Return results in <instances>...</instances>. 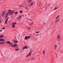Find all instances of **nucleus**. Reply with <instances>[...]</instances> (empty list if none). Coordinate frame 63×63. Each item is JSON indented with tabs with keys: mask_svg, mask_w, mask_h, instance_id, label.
I'll return each mask as SVG.
<instances>
[{
	"mask_svg": "<svg viewBox=\"0 0 63 63\" xmlns=\"http://www.w3.org/2000/svg\"><path fill=\"white\" fill-rule=\"evenodd\" d=\"M14 10L12 11V10L10 9L8 10V11L6 14V16L5 17V18H6L7 17L8 15H12L14 13Z\"/></svg>",
	"mask_w": 63,
	"mask_h": 63,
	"instance_id": "f257e3e1",
	"label": "nucleus"
},
{
	"mask_svg": "<svg viewBox=\"0 0 63 63\" xmlns=\"http://www.w3.org/2000/svg\"><path fill=\"white\" fill-rule=\"evenodd\" d=\"M6 44H9L10 45L11 47H16L17 48L18 47L15 46L14 45H13V44L11 42H10V41H7L6 42Z\"/></svg>",
	"mask_w": 63,
	"mask_h": 63,
	"instance_id": "f03ea898",
	"label": "nucleus"
},
{
	"mask_svg": "<svg viewBox=\"0 0 63 63\" xmlns=\"http://www.w3.org/2000/svg\"><path fill=\"white\" fill-rule=\"evenodd\" d=\"M6 10L3 11V12L2 13V14L1 15L2 16H3L5 15V14L6 13Z\"/></svg>",
	"mask_w": 63,
	"mask_h": 63,
	"instance_id": "7ed1b4c3",
	"label": "nucleus"
},
{
	"mask_svg": "<svg viewBox=\"0 0 63 63\" xmlns=\"http://www.w3.org/2000/svg\"><path fill=\"white\" fill-rule=\"evenodd\" d=\"M18 6L20 7H23L26 10H27L28 9L27 7H26L25 6H23L21 5H18Z\"/></svg>",
	"mask_w": 63,
	"mask_h": 63,
	"instance_id": "20e7f679",
	"label": "nucleus"
},
{
	"mask_svg": "<svg viewBox=\"0 0 63 63\" xmlns=\"http://www.w3.org/2000/svg\"><path fill=\"white\" fill-rule=\"evenodd\" d=\"M32 54V51H30L29 53L26 56V58L28 57L29 56H30V55Z\"/></svg>",
	"mask_w": 63,
	"mask_h": 63,
	"instance_id": "39448f33",
	"label": "nucleus"
},
{
	"mask_svg": "<svg viewBox=\"0 0 63 63\" xmlns=\"http://www.w3.org/2000/svg\"><path fill=\"white\" fill-rule=\"evenodd\" d=\"M31 36H25V40H26L27 39L31 37Z\"/></svg>",
	"mask_w": 63,
	"mask_h": 63,
	"instance_id": "423d86ee",
	"label": "nucleus"
},
{
	"mask_svg": "<svg viewBox=\"0 0 63 63\" xmlns=\"http://www.w3.org/2000/svg\"><path fill=\"white\" fill-rule=\"evenodd\" d=\"M59 20H60L59 19H57L56 20H55L54 22V23H56L57 22H58Z\"/></svg>",
	"mask_w": 63,
	"mask_h": 63,
	"instance_id": "0eeeda50",
	"label": "nucleus"
},
{
	"mask_svg": "<svg viewBox=\"0 0 63 63\" xmlns=\"http://www.w3.org/2000/svg\"><path fill=\"white\" fill-rule=\"evenodd\" d=\"M28 47L26 46L24 47L22 49V50H24V49H27Z\"/></svg>",
	"mask_w": 63,
	"mask_h": 63,
	"instance_id": "6e6552de",
	"label": "nucleus"
},
{
	"mask_svg": "<svg viewBox=\"0 0 63 63\" xmlns=\"http://www.w3.org/2000/svg\"><path fill=\"white\" fill-rule=\"evenodd\" d=\"M17 23L16 22L14 23L13 25V26H12V28H14L15 27V24H16Z\"/></svg>",
	"mask_w": 63,
	"mask_h": 63,
	"instance_id": "1a4fd4ad",
	"label": "nucleus"
},
{
	"mask_svg": "<svg viewBox=\"0 0 63 63\" xmlns=\"http://www.w3.org/2000/svg\"><path fill=\"white\" fill-rule=\"evenodd\" d=\"M5 40L3 38H1L0 39V41L2 42V41H4Z\"/></svg>",
	"mask_w": 63,
	"mask_h": 63,
	"instance_id": "9d476101",
	"label": "nucleus"
},
{
	"mask_svg": "<svg viewBox=\"0 0 63 63\" xmlns=\"http://www.w3.org/2000/svg\"><path fill=\"white\" fill-rule=\"evenodd\" d=\"M33 4V2H32L31 3V4H30L29 5V6H30L31 7V6H32Z\"/></svg>",
	"mask_w": 63,
	"mask_h": 63,
	"instance_id": "9b49d317",
	"label": "nucleus"
},
{
	"mask_svg": "<svg viewBox=\"0 0 63 63\" xmlns=\"http://www.w3.org/2000/svg\"><path fill=\"white\" fill-rule=\"evenodd\" d=\"M6 43L5 42H2L0 43V44H4Z\"/></svg>",
	"mask_w": 63,
	"mask_h": 63,
	"instance_id": "f8f14e48",
	"label": "nucleus"
},
{
	"mask_svg": "<svg viewBox=\"0 0 63 63\" xmlns=\"http://www.w3.org/2000/svg\"><path fill=\"white\" fill-rule=\"evenodd\" d=\"M60 37V36L59 35H58V37H57V38L59 40V38Z\"/></svg>",
	"mask_w": 63,
	"mask_h": 63,
	"instance_id": "ddd939ff",
	"label": "nucleus"
},
{
	"mask_svg": "<svg viewBox=\"0 0 63 63\" xmlns=\"http://www.w3.org/2000/svg\"><path fill=\"white\" fill-rule=\"evenodd\" d=\"M15 51H17L19 50V49L18 48H16L15 49Z\"/></svg>",
	"mask_w": 63,
	"mask_h": 63,
	"instance_id": "4468645a",
	"label": "nucleus"
},
{
	"mask_svg": "<svg viewBox=\"0 0 63 63\" xmlns=\"http://www.w3.org/2000/svg\"><path fill=\"white\" fill-rule=\"evenodd\" d=\"M3 36V35H0V38H2Z\"/></svg>",
	"mask_w": 63,
	"mask_h": 63,
	"instance_id": "2eb2a0df",
	"label": "nucleus"
},
{
	"mask_svg": "<svg viewBox=\"0 0 63 63\" xmlns=\"http://www.w3.org/2000/svg\"><path fill=\"white\" fill-rule=\"evenodd\" d=\"M2 20L0 19V24H1V23H2Z\"/></svg>",
	"mask_w": 63,
	"mask_h": 63,
	"instance_id": "dca6fc26",
	"label": "nucleus"
},
{
	"mask_svg": "<svg viewBox=\"0 0 63 63\" xmlns=\"http://www.w3.org/2000/svg\"><path fill=\"white\" fill-rule=\"evenodd\" d=\"M18 13V12H14V14H16L17 15V14Z\"/></svg>",
	"mask_w": 63,
	"mask_h": 63,
	"instance_id": "f3484780",
	"label": "nucleus"
},
{
	"mask_svg": "<svg viewBox=\"0 0 63 63\" xmlns=\"http://www.w3.org/2000/svg\"><path fill=\"white\" fill-rule=\"evenodd\" d=\"M40 32V31H38V32H35L36 33H37V34H38Z\"/></svg>",
	"mask_w": 63,
	"mask_h": 63,
	"instance_id": "a211bd4d",
	"label": "nucleus"
},
{
	"mask_svg": "<svg viewBox=\"0 0 63 63\" xmlns=\"http://www.w3.org/2000/svg\"><path fill=\"white\" fill-rule=\"evenodd\" d=\"M45 53V51L44 50H43V52H42V53H43L44 54Z\"/></svg>",
	"mask_w": 63,
	"mask_h": 63,
	"instance_id": "6ab92c4d",
	"label": "nucleus"
},
{
	"mask_svg": "<svg viewBox=\"0 0 63 63\" xmlns=\"http://www.w3.org/2000/svg\"><path fill=\"white\" fill-rule=\"evenodd\" d=\"M7 21H5V23L4 24H7Z\"/></svg>",
	"mask_w": 63,
	"mask_h": 63,
	"instance_id": "aec40b11",
	"label": "nucleus"
},
{
	"mask_svg": "<svg viewBox=\"0 0 63 63\" xmlns=\"http://www.w3.org/2000/svg\"><path fill=\"white\" fill-rule=\"evenodd\" d=\"M33 22H32V23L30 24V25H32L33 24Z\"/></svg>",
	"mask_w": 63,
	"mask_h": 63,
	"instance_id": "412c9836",
	"label": "nucleus"
},
{
	"mask_svg": "<svg viewBox=\"0 0 63 63\" xmlns=\"http://www.w3.org/2000/svg\"><path fill=\"white\" fill-rule=\"evenodd\" d=\"M19 12L20 13H22V11H19Z\"/></svg>",
	"mask_w": 63,
	"mask_h": 63,
	"instance_id": "4be33fe9",
	"label": "nucleus"
},
{
	"mask_svg": "<svg viewBox=\"0 0 63 63\" xmlns=\"http://www.w3.org/2000/svg\"><path fill=\"white\" fill-rule=\"evenodd\" d=\"M35 59V58H32V60H34Z\"/></svg>",
	"mask_w": 63,
	"mask_h": 63,
	"instance_id": "5701e85b",
	"label": "nucleus"
},
{
	"mask_svg": "<svg viewBox=\"0 0 63 63\" xmlns=\"http://www.w3.org/2000/svg\"><path fill=\"white\" fill-rule=\"evenodd\" d=\"M15 46H17V44H14V45Z\"/></svg>",
	"mask_w": 63,
	"mask_h": 63,
	"instance_id": "b1692460",
	"label": "nucleus"
},
{
	"mask_svg": "<svg viewBox=\"0 0 63 63\" xmlns=\"http://www.w3.org/2000/svg\"><path fill=\"white\" fill-rule=\"evenodd\" d=\"M59 15L58 16H57L56 18V19H57L58 18V17H59Z\"/></svg>",
	"mask_w": 63,
	"mask_h": 63,
	"instance_id": "393cba45",
	"label": "nucleus"
},
{
	"mask_svg": "<svg viewBox=\"0 0 63 63\" xmlns=\"http://www.w3.org/2000/svg\"><path fill=\"white\" fill-rule=\"evenodd\" d=\"M57 7H56L55 8V9H54V10H57Z\"/></svg>",
	"mask_w": 63,
	"mask_h": 63,
	"instance_id": "a878e982",
	"label": "nucleus"
},
{
	"mask_svg": "<svg viewBox=\"0 0 63 63\" xmlns=\"http://www.w3.org/2000/svg\"><path fill=\"white\" fill-rule=\"evenodd\" d=\"M14 42L16 43H17L18 42H17V41H16Z\"/></svg>",
	"mask_w": 63,
	"mask_h": 63,
	"instance_id": "bb28decb",
	"label": "nucleus"
},
{
	"mask_svg": "<svg viewBox=\"0 0 63 63\" xmlns=\"http://www.w3.org/2000/svg\"><path fill=\"white\" fill-rule=\"evenodd\" d=\"M32 1V0H30V1H29V0H28V1L29 2H31V1Z\"/></svg>",
	"mask_w": 63,
	"mask_h": 63,
	"instance_id": "cd10ccee",
	"label": "nucleus"
},
{
	"mask_svg": "<svg viewBox=\"0 0 63 63\" xmlns=\"http://www.w3.org/2000/svg\"><path fill=\"white\" fill-rule=\"evenodd\" d=\"M8 18L6 19L5 21H7L8 20Z\"/></svg>",
	"mask_w": 63,
	"mask_h": 63,
	"instance_id": "c85d7f7f",
	"label": "nucleus"
},
{
	"mask_svg": "<svg viewBox=\"0 0 63 63\" xmlns=\"http://www.w3.org/2000/svg\"><path fill=\"white\" fill-rule=\"evenodd\" d=\"M28 30H30L31 28H28Z\"/></svg>",
	"mask_w": 63,
	"mask_h": 63,
	"instance_id": "c756f323",
	"label": "nucleus"
},
{
	"mask_svg": "<svg viewBox=\"0 0 63 63\" xmlns=\"http://www.w3.org/2000/svg\"><path fill=\"white\" fill-rule=\"evenodd\" d=\"M21 16H20L19 18H21Z\"/></svg>",
	"mask_w": 63,
	"mask_h": 63,
	"instance_id": "7c9ffc66",
	"label": "nucleus"
},
{
	"mask_svg": "<svg viewBox=\"0 0 63 63\" xmlns=\"http://www.w3.org/2000/svg\"><path fill=\"white\" fill-rule=\"evenodd\" d=\"M5 29V27H4L2 28V29Z\"/></svg>",
	"mask_w": 63,
	"mask_h": 63,
	"instance_id": "2f4dec72",
	"label": "nucleus"
},
{
	"mask_svg": "<svg viewBox=\"0 0 63 63\" xmlns=\"http://www.w3.org/2000/svg\"><path fill=\"white\" fill-rule=\"evenodd\" d=\"M27 19H28L29 20H30V21L31 20L30 19H29L28 18H27Z\"/></svg>",
	"mask_w": 63,
	"mask_h": 63,
	"instance_id": "473e14b6",
	"label": "nucleus"
},
{
	"mask_svg": "<svg viewBox=\"0 0 63 63\" xmlns=\"http://www.w3.org/2000/svg\"><path fill=\"white\" fill-rule=\"evenodd\" d=\"M55 49H56V48H57V47H55Z\"/></svg>",
	"mask_w": 63,
	"mask_h": 63,
	"instance_id": "72a5a7b5",
	"label": "nucleus"
},
{
	"mask_svg": "<svg viewBox=\"0 0 63 63\" xmlns=\"http://www.w3.org/2000/svg\"><path fill=\"white\" fill-rule=\"evenodd\" d=\"M2 30H0V32H2Z\"/></svg>",
	"mask_w": 63,
	"mask_h": 63,
	"instance_id": "f704fd0d",
	"label": "nucleus"
},
{
	"mask_svg": "<svg viewBox=\"0 0 63 63\" xmlns=\"http://www.w3.org/2000/svg\"><path fill=\"white\" fill-rule=\"evenodd\" d=\"M59 44L60 46H61V44H60V43H59Z\"/></svg>",
	"mask_w": 63,
	"mask_h": 63,
	"instance_id": "c9c22d12",
	"label": "nucleus"
},
{
	"mask_svg": "<svg viewBox=\"0 0 63 63\" xmlns=\"http://www.w3.org/2000/svg\"><path fill=\"white\" fill-rule=\"evenodd\" d=\"M55 47H57V45H55Z\"/></svg>",
	"mask_w": 63,
	"mask_h": 63,
	"instance_id": "e433bc0d",
	"label": "nucleus"
},
{
	"mask_svg": "<svg viewBox=\"0 0 63 63\" xmlns=\"http://www.w3.org/2000/svg\"><path fill=\"white\" fill-rule=\"evenodd\" d=\"M43 23H44V25H45V23H44V22H43Z\"/></svg>",
	"mask_w": 63,
	"mask_h": 63,
	"instance_id": "4c0bfd02",
	"label": "nucleus"
},
{
	"mask_svg": "<svg viewBox=\"0 0 63 63\" xmlns=\"http://www.w3.org/2000/svg\"><path fill=\"white\" fill-rule=\"evenodd\" d=\"M20 19V18H19L18 19V20H19Z\"/></svg>",
	"mask_w": 63,
	"mask_h": 63,
	"instance_id": "58836bf2",
	"label": "nucleus"
},
{
	"mask_svg": "<svg viewBox=\"0 0 63 63\" xmlns=\"http://www.w3.org/2000/svg\"><path fill=\"white\" fill-rule=\"evenodd\" d=\"M14 23H12V25H13V24Z\"/></svg>",
	"mask_w": 63,
	"mask_h": 63,
	"instance_id": "ea45409f",
	"label": "nucleus"
},
{
	"mask_svg": "<svg viewBox=\"0 0 63 63\" xmlns=\"http://www.w3.org/2000/svg\"><path fill=\"white\" fill-rule=\"evenodd\" d=\"M58 51H59V50H58Z\"/></svg>",
	"mask_w": 63,
	"mask_h": 63,
	"instance_id": "a19ab883",
	"label": "nucleus"
},
{
	"mask_svg": "<svg viewBox=\"0 0 63 63\" xmlns=\"http://www.w3.org/2000/svg\"><path fill=\"white\" fill-rule=\"evenodd\" d=\"M60 50H61V49H60Z\"/></svg>",
	"mask_w": 63,
	"mask_h": 63,
	"instance_id": "79ce46f5",
	"label": "nucleus"
}]
</instances>
